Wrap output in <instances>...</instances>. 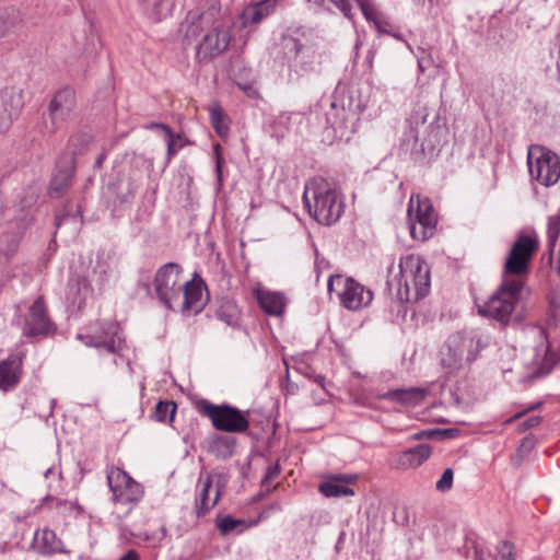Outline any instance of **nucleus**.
<instances>
[{"label":"nucleus","instance_id":"nucleus-1","mask_svg":"<svg viewBox=\"0 0 560 560\" xmlns=\"http://www.w3.org/2000/svg\"><path fill=\"white\" fill-rule=\"evenodd\" d=\"M538 245L537 238L517 236L506 255L500 285L483 304L478 305L480 315L502 325L510 322L524 288L523 277L529 272V264Z\"/></svg>","mask_w":560,"mask_h":560},{"label":"nucleus","instance_id":"nucleus-2","mask_svg":"<svg viewBox=\"0 0 560 560\" xmlns=\"http://www.w3.org/2000/svg\"><path fill=\"white\" fill-rule=\"evenodd\" d=\"M220 9L211 5L199 14L189 13L185 37L196 39L203 34L202 40L197 46V58L208 61L221 55L230 45V26L219 20Z\"/></svg>","mask_w":560,"mask_h":560},{"label":"nucleus","instance_id":"nucleus-3","mask_svg":"<svg viewBox=\"0 0 560 560\" xmlns=\"http://www.w3.org/2000/svg\"><path fill=\"white\" fill-rule=\"evenodd\" d=\"M488 346V339L477 330L457 331L447 337L439 357L445 375H454L474 362Z\"/></svg>","mask_w":560,"mask_h":560},{"label":"nucleus","instance_id":"nucleus-4","mask_svg":"<svg viewBox=\"0 0 560 560\" xmlns=\"http://www.w3.org/2000/svg\"><path fill=\"white\" fill-rule=\"evenodd\" d=\"M303 201L315 220L324 225L336 223L345 209L337 190L324 179L305 187Z\"/></svg>","mask_w":560,"mask_h":560},{"label":"nucleus","instance_id":"nucleus-5","mask_svg":"<svg viewBox=\"0 0 560 560\" xmlns=\"http://www.w3.org/2000/svg\"><path fill=\"white\" fill-rule=\"evenodd\" d=\"M430 287V270L427 264L415 256L400 260L396 293L399 302H417L429 294Z\"/></svg>","mask_w":560,"mask_h":560},{"label":"nucleus","instance_id":"nucleus-6","mask_svg":"<svg viewBox=\"0 0 560 560\" xmlns=\"http://www.w3.org/2000/svg\"><path fill=\"white\" fill-rule=\"evenodd\" d=\"M183 268L176 262H166L161 266L153 280V294L151 293V284L143 283L147 292L159 300L166 308L174 312L178 308L179 300L183 298V284L180 275Z\"/></svg>","mask_w":560,"mask_h":560},{"label":"nucleus","instance_id":"nucleus-7","mask_svg":"<svg viewBox=\"0 0 560 560\" xmlns=\"http://www.w3.org/2000/svg\"><path fill=\"white\" fill-rule=\"evenodd\" d=\"M77 339L88 347L120 355L126 349V341L120 326L113 320H95L90 323Z\"/></svg>","mask_w":560,"mask_h":560},{"label":"nucleus","instance_id":"nucleus-8","mask_svg":"<svg viewBox=\"0 0 560 560\" xmlns=\"http://www.w3.org/2000/svg\"><path fill=\"white\" fill-rule=\"evenodd\" d=\"M197 410L211 420L213 428L228 433H244L249 429V410L243 411L234 406L214 405L201 399L196 405Z\"/></svg>","mask_w":560,"mask_h":560},{"label":"nucleus","instance_id":"nucleus-9","mask_svg":"<svg viewBox=\"0 0 560 560\" xmlns=\"http://www.w3.org/2000/svg\"><path fill=\"white\" fill-rule=\"evenodd\" d=\"M108 487L113 493V502L126 506L129 513L143 498L144 489L128 472L112 466L106 471Z\"/></svg>","mask_w":560,"mask_h":560},{"label":"nucleus","instance_id":"nucleus-10","mask_svg":"<svg viewBox=\"0 0 560 560\" xmlns=\"http://www.w3.org/2000/svg\"><path fill=\"white\" fill-rule=\"evenodd\" d=\"M407 213L409 218L410 235L412 238L425 241L433 235L438 223V217L428 198L420 199V197L417 196V200L415 202L413 197H411Z\"/></svg>","mask_w":560,"mask_h":560},{"label":"nucleus","instance_id":"nucleus-11","mask_svg":"<svg viewBox=\"0 0 560 560\" xmlns=\"http://www.w3.org/2000/svg\"><path fill=\"white\" fill-rule=\"evenodd\" d=\"M429 112L428 103L419 100L407 119L408 130L404 133L401 145L405 147L406 150H409L411 154H424L427 151L434 149V142L431 139L420 141L419 138V129L420 127H424Z\"/></svg>","mask_w":560,"mask_h":560},{"label":"nucleus","instance_id":"nucleus-12","mask_svg":"<svg viewBox=\"0 0 560 560\" xmlns=\"http://www.w3.org/2000/svg\"><path fill=\"white\" fill-rule=\"evenodd\" d=\"M328 290L331 292L335 287H339L338 292L341 304L351 311H357L371 304L373 292L366 289L352 278H342L341 276H331L328 279Z\"/></svg>","mask_w":560,"mask_h":560},{"label":"nucleus","instance_id":"nucleus-13","mask_svg":"<svg viewBox=\"0 0 560 560\" xmlns=\"http://www.w3.org/2000/svg\"><path fill=\"white\" fill-rule=\"evenodd\" d=\"M281 47L290 68L295 72L307 73L315 69L318 56L312 45H305L293 36H283Z\"/></svg>","mask_w":560,"mask_h":560},{"label":"nucleus","instance_id":"nucleus-14","mask_svg":"<svg viewBox=\"0 0 560 560\" xmlns=\"http://www.w3.org/2000/svg\"><path fill=\"white\" fill-rule=\"evenodd\" d=\"M74 108V91L69 86L57 91L48 105L50 126H47V128L49 132L52 133L62 128L72 118Z\"/></svg>","mask_w":560,"mask_h":560},{"label":"nucleus","instance_id":"nucleus-15","mask_svg":"<svg viewBox=\"0 0 560 560\" xmlns=\"http://www.w3.org/2000/svg\"><path fill=\"white\" fill-rule=\"evenodd\" d=\"M528 168L530 176L541 185H555L560 178V158L550 150L542 151L535 162L528 155Z\"/></svg>","mask_w":560,"mask_h":560},{"label":"nucleus","instance_id":"nucleus-16","mask_svg":"<svg viewBox=\"0 0 560 560\" xmlns=\"http://www.w3.org/2000/svg\"><path fill=\"white\" fill-rule=\"evenodd\" d=\"M55 330L47 316L43 296H38L28 308L23 326V334L28 337L47 336Z\"/></svg>","mask_w":560,"mask_h":560},{"label":"nucleus","instance_id":"nucleus-17","mask_svg":"<svg viewBox=\"0 0 560 560\" xmlns=\"http://www.w3.org/2000/svg\"><path fill=\"white\" fill-rule=\"evenodd\" d=\"M205 282L195 273L190 281H186L183 284V298L179 300L178 308L176 312H180L184 315H191L200 313L205 305L206 300L203 298Z\"/></svg>","mask_w":560,"mask_h":560},{"label":"nucleus","instance_id":"nucleus-18","mask_svg":"<svg viewBox=\"0 0 560 560\" xmlns=\"http://www.w3.org/2000/svg\"><path fill=\"white\" fill-rule=\"evenodd\" d=\"M23 100L21 92L13 89L0 91V133L7 131L22 108Z\"/></svg>","mask_w":560,"mask_h":560},{"label":"nucleus","instance_id":"nucleus-19","mask_svg":"<svg viewBox=\"0 0 560 560\" xmlns=\"http://www.w3.org/2000/svg\"><path fill=\"white\" fill-rule=\"evenodd\" d=\"M31 549L36 553L50 557L56 553H69L63 541L50 528L37 529L31 542Z\"/></svg>","mask_w":560,"mask_h":560},{"label":"nucleus","instance_id":"nucleus-20","mask_svg":"<svg viewBox=\"0 0 560 560\" xmlns=\"http://www.w3.org/2000/svg\"><path fill=\"white\" fill-rule=\"evenodd\" d=\"M199 483L201 485V489L196 497L195 512L198 517H201L218 503L222 489L225 487V481H221V476H218L217 489L212 500H210L209 493L213 485V476L211 474L207 475L205 479H199Z\"/></svg>","mask_w":560,"mask_h":560},{"label":"nucleus","instance_id":"nucleus-21","mask_svg":"<svg viewBox=\"0 0 560 560\" xmlns=\"http://www.w3.org/2000/svg\"><path fill=\"white\" fill-rule=\"evenodd\" d=\"M22 355L18 353L10 354L7 359L0 361V390L9 392L15 388L22 376Z\"/></svg>","mask_w":560,"mask_h":560},{"label":"nucleus","instance_id":"nucleus-22","mask_svg":"<svg viewBox=\"0 0 560 560\" xmlns=\"http://www.w3.org/2000/svg\"><path fill=\"white\" fill-rule=\"evenodd\" d=\"M357 480L358 476L352 474L332 475L319 485L318 490L326 498L353 495L354 491L348 485L354 483Z\"/></svg>","mask_w":560,"mask_h":560},{"label":"nucleus","instance_id":"nucleus-23","mask_svg":"<svg viewBox=\"0 0 560 560\" xmlns=\"http://www.w3.org/2000/svg\"><path fill=\"white\" fill-rule=\"evenodd\" d=\"M428 390L421 387L395 388L377 394V399L387 400L401 406L413 407L423 402Z\"/></svg>","mask_w":560,"mask_h":560},{"label":"nucleus","instance_id":"nucleus-24","mask_svg":"<svg viewBox=\"0 0 560 560\" xmlns=\"http://www.w3.org/2000/svg\"><path fill=\"white\" fill-rule=\"evenodd\" d=\"M25 24V13L15 5L0 8V38L16 34Z\"/></svg>","mask_w":560,"mask_h":560},{"label":"nucleus","instance_id":"nucleus-25","mask_svg":"<svg viewBox=\"0 0 560 560\" xmlns=\"http://www.w3.org/2000/svg\"><path fill=\"white\" fill-rule=\"evenodd\" d=\"M276 8L277 0H261L246 5L241 13L243 26L259 24L272 14Z\"/></svg>","mask_w":560,"mask_h":560},{"label":"nucleus","instance_id":"nucleus-26","mask_svg":"<svg viewBox=\"0 0 560 560\" xmlns=\"http://www.w3.org/2000/svg\"><path fill=\"white\" fill-rule=\"evenodd\" d=\"M74 163L73 158H66L63 161L58 163L57 170L50 182L51 196H54V194L59 196L70 186L74 174Z\"/></svg>","mask_w":560,"mask_h":560},{"label":"nucleus","instance_id":"nucleus-27","mask_svg":"<svg viewBox=\"0 0 560 560\" xmlns=\"http://www.w3.org/2000/svg\"><path fill=\"white\" fill-rule=\"evenodd\" d=\"M91 293V284L84 276L73 275L69 279L67 287V299L73 306L82 308Z\"/></svg>","mask_w":560,"mask_h":560},{"label":"nucleus","instance_id":"nucleus-28","mask_svg":"<svg viewBox=\"0 0 560 560\" xmlns=\"http://www.w3.org/2000/svg\"><path fill=\"white\" fill-rule=\"evenodd\" d=\"M432 450L429 444H418L406 450L398 455L397 464L402 469L417 468L421 466L430 456Z\"/></svg>","mask_w":560,"mask_h":560},{"label":"nucleus","instance_id":"nucleus-29","mask_svg":"<svg viewBox=\"0 0 560 560\" xmlns=\"http://www.w3.org/2000/svg\"><path fill=\"white\" fill-rule=\"evenodd\" d=\"M363 14V16L372 22L377 30L378 33L392 35L395 38H400V36L393 32L392 24L388 20H386L374 7L372 0H365L363 5H358Z\"/></svg>","mask_w":560,"mask_h":560},{"label":"nucleus","instance_id":"nucleus-30","mask_svg":"<svg viewBox=\"0 0 560 560\" xmlns=\"http://www.w3.org/2000/svg\"><path fill=\"white\" fill-rule=\"evenodd\" d=\"M350 116H352L350 110L343 106L339 107L332 102L330 110L326 113V121L334 130L340 131V137H343L346 131H352V128L348 126Z\"/></svg>","mask_w":560,"mask_h":560},{"label":"nucleus","instance_id":"nucleus-31","mask_svg":"<svg viewBox=\"0 0 560 560\" xmlns=\"http://www.w3.org/2000/svg\"><path fill=\"white\" fill-rule=\"evenodd\" d=\"M236 439L230 435H217L208 445V451L219 459H228L234 454Z\"/></svg>","mask_w":560,"mask_h":560},{"label":"nucleus","instance_id":"nucleus-32","mask_svg":"<svg viewBox=\"0 0 560 560\" xmlns=\"http://www.w3.org/2000/svg\"><path fill=\"white\" fill-rule=\"evenodd\" d=\"M261 308L269 315L278 316L284 311V298L280 293L267 292L259 296Z\"/></svg>","mask_w":560,"mask_h":560},{"label":"nucleus","instance_id":"nucleus-33","mask_svg":"<svg viewBox=\"0 0 560 560\" xmlns=\"http://www.w3.org/2000/svg\"><path fill=\"white\" fill-rule=\"evenodd\" d=\"M308 1L324 10H327V11H332V9L336 8L340 11V13L346 19H348V20L353 19L352 5H351L350 0H308ZM354 1L357 2L358 5L359 4L363 5L365 0H354Z\"/></svg>","mask_w":560,"mask_h":560},{"label":"nucleus","instance_id":"nucleus-34","mask_svg":"<svg viewBox=\"0 0 560 560\" xmlns=\"http://www.w3.org/2000/svg\"><path fill=\"white\" fill-rule=\"evenodd\" d=\"M151 126L152 128L161 129L166 137V161L168 163L172 160V158L185 145V143L183 142V138L180 135L174 133L173 130L165 124L154 122Z\"/></svg>","mask_w":560,"mask_h":560},{"label":"nucleus","instance_id":"nucleus-35","mask_svg":"<svg viewBox=\"0 0 560 560\" xmlns=\"http://www.w3.org/2000/svg\"><path fill=\"white\" fill-rule=\"evenodd\" d=\"M559 235H560V211L548 218L547 249H548L550 259H552Z\"/></svg>","mask_w":560,"mask_h":560},{"label":"nucleus","instance_id":"nucleus-36","mask_svg":"<svg viewBox=\"0 0 560 560\" xmlns=\"http://www.w3.org/2000/svg\"><path fill=\"white\" fill-rule=\"evenodd\" d=\"M210 120L213 129L220 137H225L229 133V126L225 122V115L220 105H213L210 108Z\"/></svg>","mask_w":560,"mask_h":560},{"label":"nucleus","instance_id":"nucleus-37","mask_svg":"<svg viewBox=\"0 0 560 560\" xmlns=\"http://www.w3.org/2000/svg\"><path fill=\"white\" fill-rule=\"evenodd\" d=\"M176 408V404L172 400H160L154 409V418L159 422H172Z\"/></svg>","mask_w":560,"mask_h":560},{"label":"nucleus","instance_id":"nucleus-38","mask_svg":"<svg viewBox=\"0 0 560 560\" xmlns=\"http://www.w3.org/2000/svg\"><path fill=\"white\" fill-rule=\"evenodd\" d=\"M68 207H70V205H67L65 207V210L62 213L56 215L55 225L57 229H59L61 226V224H63L67 221H71L74 224L75 229L82 225L83 220H82L81 207L77 206L74 212H72V208L68 209Z\"/></svg>","mask_w":560,"mask_h":560},{"label":"nucleus","instance_id":"nucleus-39","mask_svg":"<svg viewBox=\"0 0 560 560\" xmlns=\"http://www.w3.org/2000/svg\"><path fill=\"white\" fill-rule=\"evenodd\" d=\"M92 142V137L88 133H78L70 138L69 148L71 149V158L83 154Z\"/></svg>","mask_w":560,"mask_h":560},{"label":"nucleus","instance_id":"nucleus-40","mask_svg":"<svg viewBox=\"0 0 560 560\" xmlns=\"http://www.w3.org/2000/svg\"><path fill=\"white\" fill-rule=\"evenodd\" d=\"M218 318L229 326H236L238 324V310L235 304L226 303L222 305L217 312Z\"/></svg>","mask_w":560,"mask_h":560},{"label":"nucleus","instance_id":"nucleus-41","mask_svg":"<svg viewBox=\"0 0 560 560\" xmlns=\"http://www.w3.org/2000/svg\"><path fill=\"white\" fill-rule=\"evenodd\" d=\"M244 523L245 522L243 520L234 518L231 515H222V516L219 515L215 520V525L222 535L230 534L231 532L236 529L238 526H243Z\"/></svg>","mask_w":560,"mask_h":560},{"label":"nucleus","instance_id":"nucleus-42","mask_svg":"<svg viewBox=\"0 0 560 560\" xmlns=\"http://www.w3.org/2000/svg\"><path fill=\"white\" fill-rule=\"evenodd\" d=\"M494 560H516L515 545L509 540H502L497 546V557Z\"/></svg>","mask_w":560,"mask_h":560},{"label":"nucleus","instance_id":"nucleus-43","mask_svg":"<svg viewBox=\"0 0 560 560\" xmlns=\"http://www.w3.org/2000/svg\"><path fill=\"white\" fill-rule=\"evenodd\" d=\"M280 471H281V468L278 463L268 466L266 474L261 480V487L266 489L267 493H269L271 491L270 482L279 477Z\"/></svg>","mask_w":560,"mask_h":560},{"label":"nucleus","instance_id":"nucleus-44","mask_svg":"<svg viewBox=\"0 0 560 560\" xmlns=\"http://www.w3.org/2000/svg\"><path fill=\"white\" fill-rule=\"evenodd\" d=\"M454 472L452 468H446L441 478L436 481L435 488L440 492H446L451 490L453 486Z\"/></svg>","mask_w":560,"mask_h":560},{"label":"nucleus","instance_id":"nucleus-45","mask_svg":"<svg viewBox=\"0 0 560 560\" xmlns=\"http://www.w3.org/2000/svg\"><path fill=\"white\" fill-rule=\"evenodd\" d=\"M452 430H440V429H432V430H422L417 432L412 435L413 440H422V439H434L438 436H451Z\"/></svg>","mask_w":560,"mask_h":560},{"label":"nucleus","instance_id":"nucleus-46","mask_svg":"<svg viewBox=\"0 0 560 560\" xmlns=\"http://www.w3.org/2000/svg\"><path fill=\"white\" fill-rule=\"evenodd\" d=\"M173 8V2L171 0H156L154 2V12L156 15V20L160 21L163 16H166L171 13Z\"/></svg>","mask_w":560,"mask_h":560},{"label":"nucleus","instance_id":"nucleus-47","mask_svg":"<svg viewBox=\"0 0 560 560\" xmlns=\"http://www.w3.org/2000/svg\"><path fill=\"white\" fill-rule=\"evenodd\" d=\"M221 147L220 144L214 145V153H215V173L219 182H222V164L223 160L220 153Z\"/></svg>","mask_w":560,"mask_h":560},{"label":"nucleus","instance_id":"nucleus-48","mask_svg":"<svg viewBox=\"0 0 560 560\" xmlns=\"http://www.w3.org/2000/svg\"><path fill=\"white\" fill-rule=\"evenodd\" d=\"M540 421H541V417L532 416V417L527 418L525 421H523L520 425H521L522 430H527V429L538 425L540 423Z\"/></svg>","mask_w":560,"mask_h":560},{"label":"nucleus","instance_id":"nucleus-49","mask_svg":"<svg viewBox=\"0 0 560 560\" xmlns=\"http://www.w3.org/2000/svg\"><path fill=\"white\" fill-rule=\"evenodd\" d=\"M475 560H491V556L490 555H486V552L479 548V547H475Z\"/></svg>","mask_w":560,"mask_h":560},{"label":"nucleus","instance_id":"nucleus-50","mask_svg":"<svg viewBox=\"0 0 560 560\" xmlns=\"http://www.w3.org/2000/svg\"><path fill=\"white\" fill-rule=\"evenodd\" d=\"M166 534H167L166 527L161 526L159 528L158 533L154 535V539L160 542L161 540H163L166 537Z\"/></svg>","mask_w":560,"mask_h":560},{"label":"nucleus","instance_id":"nucleus-51","mask_svg":"<svg viewBox=\"0 0 560 560\" xmlns=\"http://www.w3.org/2000/svg\"><path fill=\"white\" fill-rule=\"evenodd\" d=\"M120 560H140V558L138 552L131 549Z\"/></svg>","mask_w":560,"mask_h":560},{"label":"nucleus","instance_id":"nucleus-52","mask_svg":"<svg viewBox=\"0 0 560 560\" xmlns=\"http://www.w3.org/2000/svg\"><path fill=\"white\" fill-rule=\"evenodd\" d=\"M532 446H533V440H532V439H529V438H525V439H523V441H522V444H521L520 450H523V448H525V447H526L527 450H530V448H532Z\"/></svg>","mask_w":560,"mask_h":560},{"label":"nucleus","instance_id":"nucleus-53","mask_svg":"<svg viewBox=\"0 0 560 560\" xmlns=\"http://www.w3.org/2000/svg\"><path fill=\"white\" fill-rule=\"evenodd\" d=\"M103 160H104V154H101V155L96 159V161H95V166H97V167H98V166H101V165H102V163H103Z\"/></svg>","mask_w":560,"mask_h":560},{"label":"nucleus","instance_id":"nucleus-54","mask_svg":"<svg viewBox=\"0 0 560 560\" xmlns=\"http://www.w3.org/2000/svg\"><path fill=\"white\" fill-rule=\"evenodd\" d=\"M418 67H419L420 71L423 73L424 72V67H423L422 60L418 61Z\"/></svg>","mask_w":560,"mask_h":560},{"label":"nucleus","instance_id":"nucleus-55","mask_svg":"<svg viewBox=\"0 0 560 560\" xmlns=\"http://www.w3.org/2000/svg\"><path fill=\"white\" fill-rule=\"evenodd\" d=\"M52 472V469L51 468H48L45 472H44V476L45 478H48V476H50V474Z\"/></svg>","mask_w":560,"mask_h":560},{"label":"nucleus","instance_id":"nucleus-56","mask_svg":"<svg viewBox=\"0 0 560 560\" xmlns=\"http://www.w3.org/2000/svg\"><path fill=\"white\" fill-rule=\"evenodd\" d=\"M540 405H541V402H537V404H535L534 406L529 407L527 410L536 409V408H538Z\"/></svg>","mask_w":560,"mask_h":560},{"label":"nucleus","instance_id":"nucleus-57","mask_svg":"<svg viewBox=\"0 0 560 560\" xmlns=\"http://www.w3.org/2000/svg\"><path fill=\"white\" fill-rule=\"evenodd\" d=\"M16 246H18V242H14V243H13V246H12V248H11V252H12V253L16 249Z\"/></svg>","mask_w":560,"mask_h":560},{"label":"nucleus","instance_id":"nucleus-58","mask_svg":"<svg viewBox=\"0 0 560 560\" xmlns=\"http://www.w3.org/2000/svg\"><path fill=\"white\" fill-rule=\"evenodd\" d=\"M524 413H525V411L518 412V413L515 416V418H520V417H522Z\"/></svg>","mask_w":560,"mask_h":560},{"label":"nucleus","instance_id":"nucleus-59","mask_svg":"<svg viewBox=\"0 0 560 560\" xmlns=\"http://www.w3.org/2000/svg\"><path fill=\"white\" fill-rule=\"evenodd\" d=\"M55 404H56V400H55V399H52V400H51V406H55Z\"/></svg>","mask_w":560,"mask_h":560}]
</instances>
